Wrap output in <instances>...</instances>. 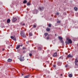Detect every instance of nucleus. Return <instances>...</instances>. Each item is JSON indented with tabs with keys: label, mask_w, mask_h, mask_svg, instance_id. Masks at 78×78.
<instances>
[{
	"label": "nucleus",
	"mask_w": 78,
	"mask_h": 78,
	"mask_svg": "<svg viewBox=\"0 0 78 78\" xmlns=\"http://www.w3.org/2000/svg\"><path fill=\"white\" fill-rule=\"evenodd\" d=\"M26 52V51H24L23 52V53H25Z\"/></svg>",
	"instance_id": "72a5a7b5"
},
{
	"label": "nucleus",
	"mask_w": 78,
	"mask_h": 78,
	"mask_svg": "<svg viewBox=\"0 0 78 78\" xmlns=\"http://www.w3.org/2000/svg\"><path fill=\"white\" fill-rule=\"evenodd\" d=\"M33 27L34 28H36V27H37V25H36V24H34L33 25Z\"/></svg>",
	"instance_id": "4be33fe9"
},
{
	"label": "nucleus",
	"mask_w": 78,
	"mask_h": 78,
	"mask_svg": "<svg viewBox=\"0 0 78 78\" xmlns=\"http://www.w3.org/2000/svg\"><path fill=\"white\" fill-rule=\"evenodd\" d=\"M29 36H33V34L31 32H30L29 33Z\"/></svg>",
	"instance_id": "f8f14e48"
},
{
	"label": "nucleus",
	"mask_w": 78,
	"mask_h": 78,
	"mask_svg": "<svg viewBox=\"0 0 78 78\" xmlns=\"http://www.w3.org/2000/svg\"><path fill=\"white\" fill-rule=\"evenodd\" d=\"M44 35L45 36H47V35H48V34L47 33H45L44 34Z\"/></svg>",
	"instance_id": "bb28decb"
},
{
	"label": "nucleus",
	"mask_w": 78,
	"mask_h": 78,
	"mask_svg": "<svg viewBox=\"0 0 78 78\" xmlns=\"http://www.w3.org/2000/svg\"><path fill=\"white\" fill-rule=\"evenodd\" d=\"M22 46H23V44H22L20 45L21 47H22Z\"/></svg>",
	"instance_id": "ea45409f"
},
{
	"label": "nucleus",
	"mask_w": 78,
	"mask_h": 78,
	"mask_svg": "<svg viewBox=\"0 0 78 78\" xmlns=\"http://www.w3.org/2000/svg\"><path fill=\"white\" fill-rule=\"evenodd\" d=\"M68 58H71V57H72V55L69 54L68 55Z\"/></svg>",
	"instance_id": "a211bd4d"
},
{
	"label": "nucleus",
	"mask_w": 78,
	"mask_h": 78,
	"mask_svg": "<svg viewBox=\"0 0 78 78\" xmlns=\"http://www.w3.org/2000/svg\"><path fill=\"white\" fill-rule=\"evenodd\" d=\"M53 56H57V53L55 52L53 55Z\"/></svg>",
	"instance_id": "9d476101"
},
{
	"label": "nucleus",
	"mask_w": 78,
	"mask_h": 78,
	"mask_svg": "<svg viewBox=\"0 0 78 78\" xmlns=\"http://www.w3.org/2000/svg\"><path fill=\"white\" fill-rule=\"evenodd\" d=\"M23 50H26V48L25 47H23Z\"/></svg>",
	"instance_id": "c85d7f7f"
},
{
	"label": "nucleus",
	"mask_w": 78,
	"mask_h": 78,
	"mask_svg": "<svg viewBox=\"0 0 78 78\" xmlns=\"http://www.w3.org/2000/svg\"><path fill=\"white\" fill-rule=\"evenodd\" d=\"M57 23H56L55 24V26H57Z\"/></svg>",
	"instance_id": "e433bc0d"
},
{
	"label": "nucleus",
	"mask_w": 78,
	"mask_h": 78,
	"mask_svg": "<svg viewBox=\"0 0 78 78\" xmlns=\"http://www.w3.org/2000/svg\"><path fill=\"white\" fill-rule=\"evenodd\" d=\"M65 66L66 67H67L68 66V65H65Z\"/></svg>",
	"instance_id": "2f4dec72"
},
{
	"label": "nucleus",
	"mask_w": 78,
	"mask_h": 78,
	"mask_svg": "<svg viewBox=\"0 0 78 78\" xmlns=\"http://www.w3.org/2000/svg\"><path fill=\"white\" fill-rule=\"evenodd\" d=\"M17 20V18L16 17H13V19H12V21L13 22H16Z\"/></svg>",
	"instance_id": "0eeeda50"
},
{
	"label": "nucleus",
	"mask_w": 78,
	"mask_h": 78,
	"mask_svg": "<svg viewBox=\"0 0 78 78\" xmlns=\"http://www.w3.org/2000/svg\"><path fill=\"white\" fill-rule=\"evenodd\" d=\"M67 41H66V44H72V40L69 39V38H68L67 39Z\"/></svg>",
	"instance_id": "f257e3e1"
},
{
	"label": "nucleus",
	"mask_w": 78,
	"mask_h": 78,
	"mask_svg": "<svg viewBox=\"0 0 78 78\" xmlns=\"http://www.w3.org/2000/svg\"><path fill=\"white\" fill-rule=\"evenodd\" d=\"M7 61H8V62H11V61H12V60L11 59L9 58L8 59Z\"/></svg>",
	"instance_id": "ddd939ff"
},
{
	"label": "nucleus",
	"mask_w": 78,
	"mask_h": 78,
	"mask_svg": "<svg viewBox=\"0 0 78 78\" xmlns=\"http://www.w3.org/2000/svg\"><path fill=\"white\" fill-rule=\"evenodd\" d=\"M38 11L37 10L35 9L34 10V11L33 12V13L34 14H37V12H38Z\"/></svg>",
	"instance_id": "6e6552de"
},
{
	"label": "nucleus",
	"mask_w": 78,
	"mask_h": 78,
	"mask_svg": "<svg viewBox=\"0 0 78 78\" xmlns=\"http://www.w3.org/2000/svg\"><path fill=\"white\" fill-rule=\"evenodd\" d=\"M20 34L22 37L24 38L26 37V35L25 34L24 30H23L21 32H20Z\"/></svg>",
	"instance_id": "7ed1b4c3"
},
{
	"label": "nucleus",
	"mask_w": 78,
	"mask_h": 78,
	"mask_svg": "<svg viewBox=\"0 0 78 78\" xmlns=\"http://www.w3.org/2000/svg\"><path fill=\"white\" fill-rule=\"evenodd\" d=\"M63 57L62 56H61L59 58V59H63Z\"/></svg>",
	"instance_id": "b1692460"
},
{
	"label": "nucleus",
	"mask_w": 78,
	"mask_h": 78,
	"mask_svg": "<svg viewBox=\"0 0 78 78\" xmlns=\"http://www.w3.org/2000/svg\"><path fill=\"white\" fill-rule=\"evenodd\" d=\"M48 36H50V35H48Z\"/></svg>",
	"instance_id": "a18cd8bd"
},
{
	"label": "nucleus",
	"mask_w": 78,
	"mask_h": 78,
	"mask_svg": "<svg viewBox=\"0 0 78 78\" xmlns=\"http://www.w3.org/2000/svg\"><path fill=\"white\" fill-rule=\"evenodd\" d=\"M38 9L40 11H43L44 9V7H40L38 8Z\"/></svg>",
	"instance_id": "39448f33"
},
{
	"label": "nucleus",
	"mask_w": 78,
	"mask_h": 78,
	"mask_svg": "<svg viewBox=\"0 0 78 78\" xmlns=\"http://www.w3.org/2000/svg\"><path fill=\"white\" fill-rule=\"evenodd\" d=\"M11 39H13L15 41H16V37H15L11 36Z\"/></svg>",
	"instance_id": "1a4fd4ad"
},
{
	"label": "nucleus",
	"mask_w": 78,
	"mask_h": 78,
	"mask_svg": "<svg viewBox=\"0 0 78 78\" xmlns=\"http://www.w3.org/2000/svg\"><path fill=\"white\" fill-rule=\"evenodd\" d=\"M56 15H59V12H58L57 13H55Z\"/></svg>",
	"instance_id": "c756f323"
},
{
	"label": "nucleus",
	"mask_w": 78,
	"mask_h": 78,
	"mask_svg": "<svg viewBox=\"0 0 78 78\" xmlns=\"http://www.w3.org/2000/svg\"><path fill=\"white\" fill-rule=\"evenodd\" d=\"M58 39L59 40H60V42L62 43V44H63L64 43V41H63V40H62V39H63V38L62 37L60 36L58 37Z\"/></svg>",
	"instance_id": "20e7f679"
},
{
	"label": "nucleus",
	"mask_w": 78,
	"mask_h": 78,
	"mask_svg": "<svg viewBox=\"0 0 78 78\" xmlns=\"http://www.w3.org/2000/svg\"><path fill=\"white\" fill-rule=\"evenodd\" d=\"M12 44L11 45H10L11 47H12Z\"/></svg>",
	"instance_id": "79ce46f5"
},
{
	"label": "nucleus",
	"mask_w": 78,
	"mask_h": 78,
	"mask_svg": "<svg viewBox=\"0 0 78 78\" xmlns=\"http://www.w3.org/2000/svg\"><path fill=\"white\" fill-rule=\"evenodd\" d=\"M23 26H24V25H25V23H23Z\"/></svg>",
	"instance_id": "f704fd0d"
},
{
	"label": "nucleus",
	"mask_w": 78,
	"mask_h": 78,
	"mask_svg": "<svg viewBox=\"0 0 78 78\" xmlns=\"http://www.w3.org/2000/svg\"><path fill=\"white\" fill-rule=\"evenodd\" d=\"M27 44H29V41H27L26 42Z\"/></svg>",
	"instance_id": "473e14b6"
},
{
	"label": "nucleus",
	"mask_w": 78,
	"mask_h": 78,
	"mask_svg": "<svg viewBox=\"0 0 78 78\" xmlns=\"http://www.w3.org/2000/svg\"><path fill=\"white\" fill-rule=\"evenodd\" d=\"M11 22V20H10V19H8L7 20V23H9V22Z\"/></svg>",
	"instance_id": "9b49d317"
},
{
	"label": "nucleus",
	"mask_w": 78,
	"mask_h": 78,
	"mask_svg": "<svg viewBox=\"0 0 78 78\" xmlns=\"http://www.w3.org/2000/svg\"><path fill=\"white\" fill-rule=\"evenodd\" d=\"M46 30L47 31H50V28H47L46 29Z\"/></svg>",
	"instance_id": "4468645a"
},
{
	"label": "nucleus",
	"mask_w": 78,
	"mask_h": 78,
	"mask_svg": "<svg viewBox=\"0 0 78 78\" xmlns=\"http://www.w3.org/2000/svg\"><path fill=\"white\" fill-rule=\"evenodd\" d=\"M50 39V37L49 36H48V37H47V40H48V39Z\"/></svg>",
	"instance_id": "cd10ccee"
},
{
	"label": "nucleus",
	"mask_w": 78,
	"mask_h": 78,
	"mask_svg": "<svg viewBox=\"0 0 78 78\" xmlns=\"http://www.w3.org/2000/svg\"><path fill=\"white\" fill-rule=\"evenodd\" d=\"M74 9H75V11H77V10H78V8L76 7H75L74 8Z\"/></svg>",
	"instance_id": "aec40b11"
},
{
	"label": "nucleus",
	"mask_w": 78,
	"mask_h": 78,
	"mask_svg": "<svg viewBox=\"0 0 78 78\" xmlns=\"http://www.w3.org/2000/svg\"><path fill=\"white\" fill-rule=\"evenodd\" d=\"M78 58H76L75 60V64L76 65L75 68H77L78 67Z\"/></svg>",
	"instance_id": "f03ea898"
},
{
	"label": "nucleus",
	"mask_w": 78,
	"mask_h": 78,
	"mask_svg": "<svg viewBox=\"0 0 78 78\" xmlns=\"http://www.w3.org/2000/svg\"><path fill=\"white\" fill-rule=\"evenodd\" d=\"M29 75H27L25 76L24 78H28V77H29Z\"/></svg>",
	"instance_id": "412c9836"
},
{
	"label": "nucleus",
	"mask_w": 78,
	"mask_h": 78,
	"mask_svg": "<svg viewBox=\"0 0 78 78\" xmlns=\"http://www.w3.org/2000/svg\"><path fill=\"white\" fill-rule=\"evenodd\" d=\"M23 3L24 4L27 3V1L26 0H24V1L23 2Z\"/></svg>",
	"instance_id": "2eb2a0df"
},
{
	"label": "nucleus",
	"mask_w": 78,
	"mask_h": 78,
	"mask_svg": "<svg viewBox=\"0 0 78 78\" xmlns=\"http://www.w3.org/2000/svg\"><path fill=\"white\" fill-rule=\"evenodd\" d=\"M20 48V45H18L16 46V49H19Z\"/></svg>",
	"instance_id": "dca6fc26"
},
{
	"label": "nucleus",
	"mask_w": 78,
	"mask_h": 78,
	"mask_svg": "<svg viewBox=\"0 0 78 78\" xmlns=\"http://www.w3.org/2000/svg\"><path fill=\"white\" fill-rule=\"evenodd\" d=\"M53 67H56V65H54Z\"/></svg>",
	"instance_id": "c9c22d12"
},
{
	"label": "nucleus",
	"mask_w": 78,
	"mask_h": 78,
	"mask_svg": "<svg viewBox=\"0 0 78 78\" xmlns=\"http://www.w3.org/2000/svg\"><path fill=\"white\" fill-rule=\"evenodd\" d=\"M60 75H61V76H62V74H61Z\"/></svg>",
	"instance_id": "37998d69"
},
{
	"label": "nucleus",
	"mask_w": 78,
	"mask_h": 78,
	"mask_svg": "<svg viewBox=\"0 0 78 78\" xmlns=\"http://www.w3.org/2000/svg\"><path fill=\"white\" fill-rule=\"evenodd\" d=\"M20 60V61H24V57H23L21 56L20 57V58H19Z\"/></svg>",
	"instance_id": "423d86ee"
},
{
	"label": "nucleus",
	"mask_w": 78,
	"mask_h": 78,
	"mask_svg": "<svg viewBox=\"0 0 78 78\" xmlns=\"http://www.w3.org/2000/svg\"><path fill=\"white\" fill-rule=\"evenodd\" d=\"M50 36H51H51H52V35L50 34Z\"/></svg>",
	"instance_id": "58836bf2"
},
{
	"label": "nucleus",
	"mask_w": 78,
	"mask_h": 78,
	"mask_svg": "<svg viewBox=\"0 0 78 78\" xmlns=\"http://www.w3.org/2000/svg\"><path fill=\"white\" fill-rule=\"evenodd\" d=\"M69 77H72V74H70L69 75Z\"/></svg>",
	"instance_id": "5701e85b"
},
{
	"label": "nucleus",
	"mask_w": 78,
	"mask_h": 78,
	"mask_svg": "<svg viewBox=\"0 0 78 78\" xmlns=\"http://www.w3.org/2000/svg\"><path fill=\"white\" fill-rule=\"evenodd\" d=\"M29 55L30 56H32V54L31 53Z\"/></svg>",
	"instance_id": "7c9ffc66"
},
{
	"label": "nucleus",
	"mask_w": 78,
	"mask_h": 78,
	"mask_svg": "<svg viewBox=\"0 0 78 78\" xmlns=\"http://www.w3.org/2000/svg\"><path fill=\"white\" fill-rule=\"evenodd\" d=\"M57 23H61V21H57Z\"/></svg>",
	"instance_id": "393cba45"
},
{
	"label": "nucleus",
	"mask_w": 78,
	"mask_h": 78,
	"mask_svg": "<svg viewBox=\"0 0 78 78\" xmlns=\"http://www.w3.org/2000/svg\"><path fill=\"white\" fill-rule=\"evenodd\" d=\"M23 74H22V76H23Z\"/></svg>",
	"instance_id": "c03bdc74"
},
{
	"label": "nucleus",
	"mask_w": 78,
	"mask_h": 78,
	"mask_svg": "<svg viewBox=\"0 0 78 78\" xmlns=\"http://www.w3.org/2000/svg\"><path fill=\"white\" fill-rule=\"evenodd\" d=\"M8 48H10V47L8 46Z\"/></svg>",
	"instance_id": "a19ab883"
},
{
	"label": "nucleus",
	"mask_w": 78,
	"mask_h": 78,
	"mask_svg": "<svg viewBox=\"0 0 78 78\" xmlns=\"http://www.w3.org/2000/svg\"><path fill=\"white\" fill-rule=\"evenodd\" d=\"M51 24H49V25H48V27H51Z\"/></svg>",
	"instance_id": "a878e982"
},
{
	"label": "nucleus",
	"mask_w": 78,
	"mask_h": 78,
	"mask_svg": "<svg viewBox=\"0 0 78 78\" xmlns=\"http://www.w3.org/2000/svg\"><path fill=\"white\" fill-rule=\"evenodd\" d=\"M2 51H4V50H5V49L4 48H3L2 49Z\"/></svg>",
	"instance_id": "4c0bfd02"
},
{
	"label": "nucleus",
	"mask_w": 78,
	"mask_h": 78,
	"mask_svg": "<svg viewBox=\"0 0 78 78\" xmlns=\"http://www.w3.org/2000/svg\"><path fill=\"white\" fill-rule=\"evenodd\" d=\"M27 60H28V59H27Z\"/></svg>",
	"instance_id": "de8ad7c7"
},
{
	"label": "nucleus",
	"mask_w": 78,
	"mask_h": 78,
	"mask_svg": "<svg viewBox=\"0 0 78 78\" xmlns=\"http://www.w3.org/2000/svg\"><path fill=\"white\" fill-rule=\"evenodd\" d=\"M27 6H30V5H31V4L30 2H28L27 4Z\"/></svg>",
	"instance_id": "f3484780"
},
{
	"label": "nucleus",
	"mask_w": 78,
	"mask_h": 78,
	"mask_svg": "<svg viewBox=\"0 0 78 78\" xmlns=\"http://www.w3.org/2000/svg\"><path fill=\"white\" fill-rule=\"evenodd\" d=\"M77 46H78V44H77Z\"/></svg>",
	"instance_id": "49530a36"
},
{
	"label": "nucleus",
	"mask_w": 78,
	"mask_h": 78,
	"mask_svg": "<svg viewBox=\"0 0 78 78\" xmlns=\"http://www.w3.org/2000/svg\"><path fill=\"white\" fill-rule=\"evenodd\" d=\"M38 49L39 50H42V48L41 47H39L38 48Z\"/></svg>",
	"instance_id": "6ab92c4d"
}]
</instances>
